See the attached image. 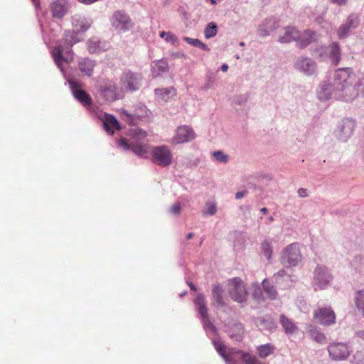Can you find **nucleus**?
<instances>
[{"label": "nucleus", "instance_id": "nucleus-44", "mask_svg": "<svg viewBox=\"0 0 364 364\" xmlns=\"http://www.w3.org/2000/svg\"><path fill=\"white\" fill-rule=\"evenodd\" d=\"M181 211V205L180 203H175L171 208V212L175 215H177Z\"/></svg>", "mask_w": 364, "mask_h": 364}, {"label": "nucleus", "instance_id": "nucleus-34", "mask_svg": "<svg viewBox=\"0 0 364 364\" xmlns=\"http://www.w3.org/2000/svg\"><path fill=\"white\" fill-rule=\"evenodd\" d=\"M355 306L358 314L364 316V292L358 291L355 297Z\"/></svg>", "mask_w": 364, "mask_h": 364}, {"label": "nucleus", "instance_id": "nucleus-52", "mask_svg": "<svg viewBox=\"0 0 364 364\" xmlns=\"http://www.w3.org/2000/svg\"><path fill=\"white\" fill-rule=\"evenodd\" d=\"M36 7L39 6V0H32Z\"/></svg>", "mask_w": 364, "mask_h": 364}, {"label": "nucleus", "instance_id": "nucleus-10", "mask_svg": "<svg viewBox=\"0 0 364 364\" xmlns=\"http://www.w3.org/2000/svg\"><path fill=\"white\" fill-rule=\"evenodd\" d=\"M194 304L201 316L204 325L210 326L213 331H215V327L210 323L209 320L206 301L204 296L201 294H198L196 298L194 299Z\"/></svg>", "mask_w": 364, "mask_h": 364}, {"label": "nucleus", "instance_id": "nucleus-54", "mask_svg": "<svg viewBox=\"0 0 364 364\" xmlns=\"http://www.w3.org/2000/svg\"><path fill=\"white\" fill-rule=\"evenodd\" d=\"M260 211L263 213V214H266L267 213V208H262Z\"/></svg>", "mask_w": 364, "mask_h": 364}, {"label": "nucleus", "instance_id": "nucleus-11", "mask_svg": "<svg viewBox=\"0 0 364 364\" xmlns=\"http://www.w3.org/2000/svg\"><path fill=\"white\" fill-rule=\"evenodd\" d=\"M332 279L328 273L327 269L323 266H318L314 272V282L320 289L326 287Z\"/></svg>", "mask_w": 364, "mask_h": 364}, {"label": "nucleus", "instance_id": "nucleus-32", "mask_svg": "<svg viewBox=\"0 0 364 364\" xmlns=\"http://www.w3.org/2000/svg\"><path fill=\"white\" fill-rule=\"evenodd\" d=\"M260 252L266 257L268 261L270 260L273 253L272 245L270 241L264 240L262 242Z\"/></svg>", "mask_w": 364, "mask_h": 364}, {"label": "nucleus", "instance_id": "nucleus-20", "mask_svg": "<svg viewBox=\"0 0 364 364\" xmlns=\"http://www.w3.org/2000/svg\"><path fill=\"white\" fill-rule=\"evenodd\" d=\"M296 66L306 75H311L316 69L315 63L309 58L299 60Z\"/></svg>", "mask_w": 364, "mask_h": 364}, {"label": "nucleus", "instance_id": "nucleus-18", "mask_svg": "<svg viewBox=\"0 0 364 364\" xmlns=\"http://www.w3.org/2000/svg\"><path fill=\"white\" fill-rule=\"evenodd\" d=\"M213 293V305L216 306L223 307L226 306L223 294V289L220 284H214L212 289Z\"/></svg>", "mask_w": 364, "mask_h": 364}, {"label": "nucleus", "instance_id": "nucleus-51", "mask_svg": "<svg viewBox=\"0 0 364 364\" xmlns=\"http://www.w3.org/2000/svg\"><path fill=\"white\" fill-rule=\"evenodd\" d=\"M166 34H167V33H166V32H165V31H161V32L160 33L159 36H160V37H161V38H164V37H166Z\"/></svg>", "mask_w": 364, "mask_h": 364}, {"label": "nucleus", "instance_id": "nucleus-46", "mask_svg": "<svg viewBox=\"0 0 364 364\" xmlns=\"http://www.w3.org/2000/svg\"><path fill=\"white\" fill-rule=\"evenodd\" d=\"M235 327L239 331H240V333L237 336H235V339L237 341H240L242 340L243 336V328L241 325H237Z\"/></svg>", "mask_w": 364, "mask_h": 364}, {"label": "nucleus", "instance_id": "nucleus-41", "mask_svg": "<svg viewBox=\"0 0 364 364\" xmlns=\"http://www.w3.org/2000/svg\"><path fill=\"white\" fill-rule=\"evenodd\" d=\"M214 159L219 162L227 163L228 161V155L221 151H217L213 153Z\"/></svg>", "mask_w": 364, "mask_h": 364}, {"label": "nucleus", "instance_id": "nucleus-49", "mask_svg": "<svg viewBox=\"0 0 364 364\" xmlns=\"http://www.w3.org/2000/svg\"><path fill=\"white\" fill-rule=\"evenodd\" d=\"M246 191H240V192H237L235 195V198L237 199H240L242 198V197L245 196V195L246 194Z\"/></svg>", "mask_w": 364, "mask_h": 364}, {"label": "nucleus", "instance_id": "nucleus-26", "mask_svg": "<svg viewBox=\"0 0 364 364\" xmlns=\"http://www.w3.org/2000/svg\"><path fill=\"white\" fill-rule=\"evenodd\" d=\"M329 56L334 65H337L341 60V50L338 44L336 42L332 43L329 46Z\"/></svg>", "mask_w": 364, "mask_h": 364}, {"label": "nucleus", "instance_id": "nucleus-50", "mask_svg": "<svg viewBox=\"0 0 364 364\" xmlns=\"http://www.w3.org/2000/svg\"><path fill=\"white\" fill-rule=\"evenodd\" d=\"M228 69V66L227 64H223L222 66H221V70L223 72H226Z\"/></svg>", "mask_w": 364, "mask_h": 364}, {"label": "nucleus", "instance_id": "nucleus-55", "mask_svg": "<svg viewBox=\"0 0 364 364\" xmlns=\"http://www.w3.org/2000/svg\"><path fill=\"white\" fill-rule=\"evenodd\" d=\"M193 237V233L190 232V233H188V235H187V239H188V240H190V239H191Z\"/></svg>", "mask_w": 364, "mask_h": 364}, {"label": "nucleus", "instance_id": "nucleus-17", "mask_svg": "<svg viewBox=\"0 0 364 364\" xmlns=\"http://www.w3.org/2000/svg\"><path fill=\"white\" fill-rule=\"evenodd\" d=\"M358 23V18L355 16H350L348 18L346 23L338 29L337 33L340 38H345L348 33L349 31L355 27Z\"/></svg>", "mask_w": 364, "mask_h": 364}, {"label": "nucleus", "instance_id": "nucleus-9", "mask_svg": "<svg viewBox=\"0 0 364 364\" xmlns=\"http://www.w3.org/2000/svg\"><path fill=\"white\" fill-rule=\"evenodd\" d=\"M314 319L322 325H331L335 323L336 315L331 308L324 307L314 311Z\"/></svg>", "mask_w": 364, "mask_h": 364}, {"label": "nucleus", "instance_id": "nucleus-42", "mask_svg": "<svg viewBox=\"0 0 364 364\" xmlns=\"http://www.w3.org/2000/svg\"><path fill=\"white\" fill-rule=\"evenodd\" d=\"M216 213V205L214 203H207L205 209L203 210V215H213Z\"/></svg>", "mask_w": 364, "mask_h": 364}, {"label": "nucleus", "instance_id": "nucleus-21", "mask_svg": "<svg viewBox=\"0 0 364 364\" xmlns=\"http://www.w3.org/2000/svg\"><path fill=\"white\" fill-rule=\"evenodd\" d=\"M103 124L105 129L108 132H111V134H114V129H120L118 121L111 114H105Z\"/></svg>", "mask_w": 364, "mask_h": 364}, {"label": "nucleus", "instance_id": "nucleus-56", "mask_svg": "<svg viewBox=\"0 0 364 364\" xmlns=\"http://www.w3.org/2000/svg\"><path fill=\"white\" fill-rule=\"evenodd\" d=\"M338 4H342L346 2V0H335Z\"/></svg>", "mask_w": 364, "mask_h": 364}, {"label": "nucleus", "instance_id": "nucleus-2", "mask_svg": "<svg viewBox=\"0 0 364 364\" xmlns=\"http://www.w3.org/2000/svg\"><path fill=\"white\" fill-rule=\"evenodd\" d=\"M132 139L130 142L124 138L119 140L118 144L125 150L132 149L136 155L142 156L148 152V146L139 141V139L146 136V133L139 129H132L130 130Z\"/></svg>", "mask_w": 364, "mask_h": 364}, {"label": "nucleus", "instance_id": "nucleus-27", "mask_svg": "<svg viewBox=\"0 0 364 364\" xmlns=\"http://www.w3.org/2000/svg\"><path fill=\"white\" fill-rule=\"evenodd\" d=\"M258 355L261 358H265L267 356L274 353L275 347L271 343L260 345L257 347Z\"/></svg>", "mask_w": 364, "mask_h": 364}, {"label": "nucleus", "instance_id": "nucleus-8", "mask_svg": "<svg viewBox=\"0 0 364 364\" xmlns=\"http://www.w3.org/2000/svg\"><path fill=\"white\" fill-rule=\"evenodd\" d=\"M195 138V133L192 128L188 126H181L177 128L176 134L172 139V144H178L188 142Z\"/></svg>", "mask_w": 364, "mask_h": 364}, {"label": "nucleus", "instance_id": "nucleus-40", "mask_svg": "<svg viewBox=\"0 0 364 364\" xmlns=\"http://www.w3.org/2000/svg\"><path fill=\"white\" fill-rule=\"evenodd\" d=\"M122 113L124 121H126L129 124H137L140 120L139 117H136L134 114H130L126 111H124Z\"/></svg>", "mask_w": 364, "mask_h": 364}, {"label": "nucleus", "instance_id": "nucleus-3", "mask_svg": "<svg viewBox=\"0 0 364 364\" xmlns=\"http://www.w3.org/2000/svg\"><path fill=\"white\" fill-rule=\"evenodd\" d=\"M228 291L230 298L238 303L245 302L248 293L247 284L240 277H234L228 281Z\"/></svg>", "mask_w": 364, "mask_h": 364}, {"label": "nucleus", "instance_id": "nucleus-58", "mask_svg": "<svg viewBox=\"0 0 364 364\" xmlns=\"http://www.w3.org/2000/svg\"><path fill=\"white\" fill-rule=\"evenodd\" d=\"M243 45H244L243 42L240 43V46H243Z\"/></svg>", "mask_w": 364, "mask_h": 364}, {"label": "nucleus", "instance_id": "nucleus-48", "mask_svg": "<svg viewBox=\"0 0 364 364\" xmlns=\"http://www.w3.org/2000/svg\"><path fill=\"white\" fill-rule=\"evenodd\" d=\"M284 274V270H282V271H279L277 274H274V279L276 281V283H279V277H282Z\"/></svg>", "mask_w": 364, "mask_h": 364}, {"label": "nucleus", "instance_id": "nucleus-37", "mask_svg": "<svg viewBox=\"0 0 364 364\" xmlns=\"http://www.w3.org/2000/svg\"><path fill=\"white\" fill-rule=\"evenodd\" d=\"M218 33V26L213 22L209 23L204 31V34L206 38H210L216 36Z\"/></svg>", "mask_w": 364, "mask_h": 364}, {"label": "nucleus", "instance_id": "nucleus-13", "mask_svg": "<svg viewBox=\"0 0 364 364\" xmlns=\"http://www.w3.org/2000/svg\"><path fill=\"white\" fill-rule=\"evenodd\" d=\"M318 36L313 31L306 30L303 33L298 31V38H296V42L299 48H305L309 44L316 41Z\"/></svg>", "mask_w": 364, "mask_h": 364}, {"label": "nucleus", "instance_id": "nucleus-6", "mask_svg": "<svg viewBox=\"0 0 364 364\" xmlns=\"http://www.w3.org/2000/svg\"><path fill=\"white\" fill-rule=\"evenodd\" d=\"M331 358L334 360H346L350 354V347L344 343H333L328 348Z\"/></svg>", "mask_w": 364, "mask_h": 364}, {"label": "nucleus", "instance_id": "nucleus-36", "mask_svg": "<svg viewBox=\"0 0 364 364\" xmlns=\"http://www.w3.org/2000/svg\"><path fill=\"white\" fill-rule=\"evenodd\" d=\"M183 41L188 43L189 45H191L194 47H197L200 48L203 50H209L208 47L207 45L203 43L201 41L196 39V38H192L190 37H184Z\"/></svg>", "mask_w": 364, "mask_h": 364}, {"label": "nucleus", "instance_id": "nucleus-43", "mask_svg": "<svg viewBox=\"0 0 364 364\" xmlns=\"http://www.w3.org/2000/svg\"><path fill=\"white\" fill-rule=\"evenodd\" d=\"M166 41L170 42L171 43H174L176 41V37L175 35L172 34L170 32H168L165 38Z\"/></svg>", "mask_w": 364, "mask_h": 364}, {"label": "nucleus", "instance_id": "nucleus-14", "mask_svg": "<svg viewBox=\"0 0 364 364\" xmlns=\"http://www.w3.org/2000/svg\"><path fill=\"white\" fill-rule=\"evenodd\" d=\"M122 87L127 90H136L139 87V77L132 73H124L121 77Z\"/></svg>", "mask_w": 364, "mask_h": 364}, {"label": "nucleus", "instance_id": "nucleus-30", "mask_svg": "<svg viewBox=\"0 0 364 364\" xmlns=\"http://www.w3.org/2000/svg\"><path fill=\"white\" fill-rule=\"evenodd\" d=\"M64 50V48L63 46H56L53 51L52 55L54 59V61L57 66L62 70V62L64 60V58L63 56V52Z\"/></svg>", "mask_w": 364, "mask_h": 364}, {"label": "nucleus", "instance_id": "nucleus-1", "mask_svg": "<svg viewBox=\"0 0 364 364\" xmlns=\"http://www.w3.org/2000/svg\"><path fill=\"white\" fill-rule=\"evenodd\" d=\"M352 70L349 68H339L334 75L333 85H322L318 92V98L321 100H328L332 94L337 98L348 101L351 99L348 96V91L350 90L348 87L350 74Z\"/></svg>", "mask_w": 364, "mask_h": 364}, {"label": "nucleus", "instance_id": "nucleus-31", "mask_svg": "<svg viewBox=\"0 0 364 364\" xmlns=\"http://www.w3.org/2000/svg\"><path fill=\"white\" fill-rule=\"evenodd\" d=\"M156 95L164 101H168L171 97L176 95V90L173 87L156 90Z\"/></svg>", "mask_w": 364, "mask_h": 364}, {"label": "nucleus", "instance_id": "nucleus-33", "mask_svg": "<svg viewBox=\"0 0 364 364\" xmlns=\"http://www.w3.org/2000/svg\"><path fill=\"white\" fill-rule=\"evenodd\" d=\"M237 353L241 355L242 360L245 364H263L255 356L251 355L248 353L238 350Z\"/></svg>", "mask_w": 364, "mask_h": 364}, {"label": "nucleus", "instance_id": "nucleus-57", "mask_svg": "<svg viewBox=\"0 0 364 364\" xmlns=\"http://www.w3.org/2000/svg\"><path fill=\"white\" fill-rule=\"evenodd\" d=\"M273 220H274V218H273L272 216H270V217L269 218V222H272Z\"/></svg>", "mask_w": 364, "mask_h": 364}, {"label": "nucleus", "instance_id": "nucleus-28", "mask_svg": "<svg viewBox=\"0 0 364 364\" xmlns=\"http://www.w3.org/2000/svg\"><path fill=\"white\" fill-rule=\"evenodd\" d=\"M79 33L75 31H67L65 33V43L68 48H71L74 44L81 41L78 36Z\"/></svg>", "mask_w": 364, "mask_h": 364}, {"label": "nucleus", "instance_id": "nucleus-19", "mask_svg": "<svg viewBox=\"0 0 364 364\" xmlns=\"http://www.w3.org/2000/svg\"><path fill=\"white\" fill-rule=\"evenodd\" d=\"M68 11V6L63 0L54 1L51 5L52 15L55 18H62Z\"/></svg>", "mask_w": 364, "mask_h": 364}, {"label": "nucleus", "instance_id": "nucleus-35", "mask_svg": "<svg viewBox=\"0 0 364 364\" xmlns=\"http://www.w3.org/2000/svg\"><path fill=\"white\" fill-rule=\"evenodd\" d=\"M262 287L264 292L267 294L269 299H274L277 296V291L273 285H272L267 279H264L262 282Z\"/></svg>", "mask_w": 364, "mask_h": 364}, {"label": "nucleus", "instance_id": "nucleus-22", "mask_svg": "<svg viewBox=\"0 0 364 364\" xmlns=\"http://www.w3.org/2000/svg\"><path fill=\"white\" fill-rule=\"evenodd\" d=\"M109 46L107 43H101L95 40H90L87 43V49L90 53H99L108 50Z\"/></svg>", "mask_w": 364, "mask_h": 364}, {"label": "nucleus", "instance_id": "nucleus-29", "mask_svg": "<svg viewBox=\"0 0 364 364\" xmlns=\"http://www.w3.org/2000/svg\"><path fill=\"white\" fill-rule=\"evenodd\" d=\"M280 322L285 332L287 334H291L294 333L297 329V327L296 326L294 323L284 315L281 316Z\"/></svg>", "mask_w": 364, "mask_h": 364}, {"label": "nucleus", "instance_id": "nucleus-45", "mask_svg": "<svg viewBox=\"0 0 364 364\" xmlns=\"http://www.w3.org/2000/svg\"><path fill=\"white\" fill-rule=\"evenodd\" d=\"M252 287H255V293H254V297L255 299H259L262 293H261V289L259 288V287L258 286V284H253Z\"/></svg>", "mask_w": 364, "mask_h": 364}, {"label": "nucleus", "instance_id": "nucleus-16", "mask_svg": "<svg viewBox=\"0 0 364 364\" xmlns=\"http://www.w3.org/2000/svg\"><path fill=\"white\" fill-rule=\"evenodd\" d=\"M113 25L122 30H127L132 27V22L125 14L117 11L113 15Z\"/></svg>", "mask_w": 364, "mask_h": 364}, {"label": "nucleus", "instance_id": "nucleus-7", "mask_svg": "<svg viewBox=\"0 0 364 364\" xmlns=\"http://www.w3.org/2000/svg\"><path fill=\"white\" fill-rule=\"evenodd\" d=\"M100 95L109 102L115 101L121 97V92L116 83L112 81L103 82L99 87Z\"/></svg>", "mask_w": 364, "mask_h": 364}, {"label": "nucleus", "instance_id": "nucleus-53", "mask_svg": "<svg viewBox=\"0 0 364 364\" xmlns=\"http://www.w3.org/2000/svg\"><path fill=\"white\" fill-rule=\"evenodd\" d=\"M189 287H190L191 289H192L193 291L196 290V287L192 283L189 284Z\"/></svg>", "mask_w": 364, "mask_h": 364}, {"label": "nucleus", "instance_id": "nucleus-4", "mask_svg": "<svg viewBox=\"0 0 364 364\" xmlns=\"http://www.w3.org/2000/svg\"><path fill=\"white\" fill-rule=\"evenodd\" d=\"M301 254L298 243H292L282 251V262L289 267H295L301 261Z\"/></svg>", "mask_w": 364, "mask_h": 364}, {"label": "nucleus", "instance_id": "nucleus-12", "mask_svg": "<svg viewBox=\"0 0 364 364\" xmlns=\"http://www.w3.org/2000/svg\"><path fill=\"white\" fill-rule=\"evenodd\" d=\"M355 128V122L353 120L346 119L338 126L336 134L341 140L347 139L353 133Z\"/></svg>", "mask_w": 364, "mask_h": 364}, {"label": "nucleus", "instance_id": "nucleus-23", "mask_svg": "<svg viewBox=\"0 0 364 364\" xmlns=\"http://www.w3.org/2000/svg\"><path fill=\"white\" fill-rule=\"evenodd\" d=\"M80 70L87 76H91L93 73L95 63L89 58H83L78 63Z\"/></svg>", "mask_w": 364, "mask_h": 364}, {"label": "nucleus", "instance_id": "nucleus-39", "mask_svg": "<svg viewBox=\"0 0 364 364\" xmlns=\"http://www.w3.org/2000/svg\"><path fill=\"white\" fill-rule=\"evenodd\" d=\"M215 348L218 353L225 360L226 363H229L230 359L226 353L225 346L220 342H215Z\"/></svg>", "mask_w": 364, "mask_h": 364}, {"label": "nucleus", "instance_id": "nucleus-47", "mask_svg": "<svg viewBox=\"0 0 364 364\" xmlns=\"http://www.w3.org/2000/svg\"><path fill=\"white\" fill-rule=\"evenodd\" d=\"M298 194L300 197H306L308 196L307 190L305 188H299L298 190Z\"/></svg>", "mask_w": 364, "mask_h": 364}, {"label": "nucleus", "instance_id": "nucleus-5", "mask_svg": "<svg viewBox=\"0 0 364 364\" xmlns=\"http://www.w3.org/2000/svg\"><path fill=\"white\" fill-rule=\"evenodd\" d=\"M153 162L161 166H168L172 163L173 156L166 146L154 147L152 151Z\"/></svg>", "mask_w": 364, "mask_h": 364}, {"label": "nucleus", "instance_id": "nucleus-24", "mask_svg": "<svg viewBox=\"0 0 364 364\" xmlns=\"http://www.w3.org/2000/svg\"><path fill=\"white\" fill-rule=\"evenodd\" d=\"M298 31L294 28L288 27L285 28L284 35L279 38L281 43H289L298 38Z\"/></svg>", "mask_w": 364, "mask_h": 364}, {"label": "nucleus", "instance_id": "nucleus-38", "mask_svg": "<svg viewBox=\"0 0 364 364\" xmlns=\"http://www.w3.org/2000/svg\"><path fill=\"white\" fill-rule=\"evenodd\" d=\"M310 336L314 341L318 343H325L327 341L325 335L316 329L310 331Z\"/></svg>", "mask_w": 364, "mask_h": 364}, {"label": "nucleus", "instance_id": "nucleus-15", "mask_svg": "<svg viewBox=\"0 0 364 364\" xmlns=\"http://www.w3.org/2000/svg\"><path fill=\"white\" fill-rule=\"evenodd\" d=\"M70 86L72 89L75 97L84 105H90L92 100L89 95L82 90H80V86L78 83L74 81H69Z\"/></svg>", "mask_w": 364, "mask_h": 364}, {"label": "nucleus", "instance_id": "nucleus-25", "mask_svg": "<svg viewBox=\"0 0 364 364\" xmlns=\"http://www.w3.org/2000/svg\"><path fill=\"white\" fill-rule=\"evenodd\" d=\"M152 73L154 76L160 75L168 70V65L166 60H160L151 65Z\"/></svg>", "mask_w": 364, "mask_h": 364}]
</instances>
